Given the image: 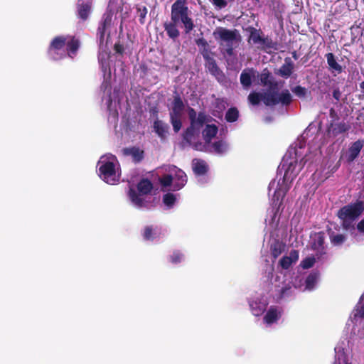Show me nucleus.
Instances as JSON below:
<instances>
[{
    "label": "nucleus",
    "mask_w": 364,
    "mask_h": 364,
    "mask_svg": "<svg viewBox=\"0 0 364 364\" xmlns=\"http://www.w3.org/2000/svg\"><path fill=\"white\" fill-rule=\"evenodd\" d=\"M290 289V287H283L282 289H281V296H284L287 292V291L289 290Z\"/></svg>",
    "instance_id": "nucleus-57"
},
{
    "label": "nucleus",
    "mask_w": 364,
    "mask_h": 364,
    "mask_svg": "<svg viewBox=\"0 0 364 364\" xmlns=\"http://www.w3.org/2000/svg\"><path fill=\"white\" fill-rule=\"evenodd\" d=\"M260 44L262 46V49L265 51L271 49H277V43L274 42L269 36L262 37Z\"/></svg>",
    "instance_id": "nucleus-36"
},
{
    "label": "nucleus",
    "mask_w": 364,
    "mask_h": 364,
    "mask_svg": "<svg viewBox=\"0 0 364 364\" xmlns=\"http://www.w3.org/2000/svg\"><path fill=\"white\" fill-rule=\"evenodd\" d=\"M293 57L296 59V53L294 52V54H293Z\"/></svg>",
    "instance_id": "nucleus-61"
},
{
    "label": "nucleus",
    "mask_w": 364,
    "mask_h": 364,
    "mask_svg": "<svg viewBox=\"0 0 364 364\" xmlns=\"http://www.w3.org/2000/svg\"><path fill=\"white\" fill-rule=\"evenodd\" d=\"M350 129V124L344 122L338 123H331L327 129V132L329 135L333 137L337 136L338 134L346 133Z\"/></svg>",
    "instance_id": "nucleus-15"
},
{
    "label": "nucleus",
    "mask_w": 364,
    "mask_h": 364,
    "mask_svg": "<svg viewBox=\"0 0 364 364\" xmlns=\"http://www.w3.org/2000/svg\"><path fill=\"white\" fill-rule=\"evenodd\" d=\"M262 100L266 106L281 105L287 107L292 102V95L288 89H284L279 96H275L272 93L257 92H252L248 95V101L253 106L258 105Z\"/></svg>",
    "instance_id": "nucleus-3"
},
{
    "label": "nucleus",
    "mask_w": 364,
    "mask_h": 364,
    "mask_svg": "<svg viewBox=\"0 0 364 364\" xmlns=\"http://www.w3.org/2000/svg\"><path fill=\"white\" fill-rule=\"evenodd\" d=\"M355 38H356L355 36L351 38V41L353 43L355 41Z\"/></svg>",
    "instance_id": "nucleus-60"
},
{
    "label": "nucleus",
    "mask_w": 364,
    "mask_h": 364,
    "mask_svg": "<svg viewBox=\"0 0 364 364\" xmlns=\"http://www.w3.org/2000/svg\"><path fill=\"white\" fill-rule=\"evenodd\" d=\"M364 146V140L358 139L351 143L346 153L344 158L348 164L353 162L360 155Z\"/></svg>",
    "instance_id": "nucleus-11"
},
{
    "label": "nucleus",
    "mask_w": 364,
    "mask_h": 364,
    "mask_svg": "<svg viewBox=\"0 0 364 364\" xmlns=\"http://www.w3.org/2000/svg\"><path fill=\"white\" fill-rule=\"evenodd\" d=\"M246 31L250 33L247 39L248 43L252 41L254 44H260L262 39V31L260 29L249 26L246 28Z\"/></svg>",
    "instance_id": "nucleus-26"
},
{
    "label": "nucleus",
    "mask_w": 364,
    "mask_h": 364,
    "mask_svg": "<svg viewBox=\"0 0 364 364\" xmlns=\"http://www.w3.org/2000/svg\"><path fill=\"white\" fill-rule=\"evenodd\" d=\"M329 239L331 244L334 246H341L347 240V237L344 234L341 233H336L333 231H331L328 232Z\"/></svg>",
    "instance_id": "nucleus-32"
},
{
    "label": "nucleus",
    "mask_w": 364,
    "mask_h": 364,
    "mask_svg": "<svg viewBox=\"0 0 364 364\" xmlns=\"http://www.w3.org/2000/svg\"><path fill=\"white\" fill-rule=\"evenodd\" d=\"M174 181V191L181 189L187 182V176L183 171L174 167V176H173Z\"/></svg>",
    "instance_id": "nucleus-16"
},
{
    "label": "nucleus",
    "mask_w": 364,
    "mask_h": 364,
    "mask_svg": "<svg viewBox=\"0 0 364 364\" xmlns=\"http://www.w3.org/2000/svg\"><path fill=\"white\" fill-rule=\"evenodd\" d=\"M250 308L252 314L255 316H259L262 315L265 310L263 306L260 305L257 302H252V304H250Z\"/></svg>",
    "instance_id": "nucleus-41"
},
{
    "label": "nucleus",
    "mask_w": 364,
    "mask_h": 364,
    "mask_svg": "<svg viewBox=\"0 0 364 364\" xmlns=\"http://www.w3.org/2000/svg\"><path fill=\"white\" fill-rule=\"evenodd\" d=\"M267 86L268 87V92L267 93H272L275 96L279 95L280 92H277L279 84L277 81L274 80V78Z\"/></svg>",
    "instance_id": "nucleus-45"
},
{
    "label": "nucleus",
    "mask_w": 364,
    "mask_h": 364,
    "mask_svg": "<svg viewBox=\"0 0 364 364\" xmlns=\"http://www.w3.org/2000/svg\"><path fill=\"white\" fill-rule=\"evenodd\" d=\"M124 154L132 157L134 163L141 162L144 158V151L139 147L132 146L124 149Z\"/></svg>",
    "instance_id": "nucleus-21"
},
{
    "label": "nucleus",
    "mask_w": 364,
    "mask_h": 364,
    "mask_svg": "<svg viewBox=\"0 0 364 364\" xmlns=\"http://www.w3.org/2000/svg\"><path fill=\"white\" fill-rule=\"evenodd\" d=\"M92 0H78L77 4V16L82 21H86L91 11Z\"/></svg>",
    "instance_id": "nucleus-14"
},
{
    "label": "nucleus",
    "mask_w": 364,
    "mask_h": 364,
    "mask_svg": "<svg viewBox=\"0 0 364 364\" xmlns=\"http://www.w3.org/2000/svg\"><path fill=\"white\" fill-rule=\"evenodd\" d=\"M274 77L272 73L267 69H264L260 75L261 84L263 86H267L268 83L273 80Z\"/></svg>",
    "instance_id": "nucleus-39"
},
{
    "label": "nucleus",
    "mask_w": 364,
    "mask_h": 364,
    "mask_svg": "<svg viewBox=\"0 0 364 364\" xmlns=\"http://www.w3.org/2000/svg\"><path fill=\"white\" fill-rule=\"evenodd\" d=\"M294 63L289 57L284 59V63L279 69L277 74L282 77L288 78L293 73Z\"/></svg>",
    "instance_id": "nucleus-18"
},
{
    "label": "nucleus",
    "mask_w": 364,
    "mask_h": 364,
    "mask_svg": "<svg viewBox=\"0 0 364 364\" xmlns=\"http://www.w3.org/2000/svg\"><path fill=\"white\" fill-rule=\"evenodd\" d=\"M333 97L337 101H340V99L341 97V92L340 91L339 87H336L333 91Z\"/></svg>",
    "instance_id": "nucleus-52"
},
{
    "label": "nucleus",
    "mask_w": 364,
    "mask_h": 364,
    "mask_svg": "<svg viewBox=\"0 0 364 364\" xmlns=\"http://www.w3.org/2000/svg\"><path fill=\"white\" fill-rule=\"evenodd\" d=\"M218 132V128L215 124H206L205 129L202 132L205 141L206 143H210L216 136Z\"/></svg>",
    "instance_id": "nucleus-27"
},
{
    "label": "nucleus",
    "mask_w": 364,
    "mask_h": 364,
    "mask_svg": "<svg viewBox=\"0 0 364 364\" xmlns=\"http://www.w3.org/2000/svg\"><path fill=\"white\" fill-rule=\"evenodd\" d=\"M111 21L112 18L109 16H107L103 18L99 25L97 35L98 36L100 45L104 43L105 33L107 29L110 26Z\"/></svg>",
    "instance_id": "nucleus-20"
},
{
    "label": "nucleus",
    "mask_w": 364,
    "mask_h": 364,
    "mask_svg": "<svg viewBox=\"0 0 364 364\" xmlns=\"http://www.w3.org/2000/svg\"><path fill=\"white\" fill-rule=\"evenodd\" d=\"M99 168L100 176L107 183L113 185L119 181L116 174L115 165L112 161H102Z\"/></svg>",
    "instance_id": "nucleus-8"
},
{
    "label": "nucleus",
    "mask_w": 364,
    "mask_h": 364,
    "mask_svg": "<svg viewBox=\"0 0 364 364\" xmlns=\"http://www.w3.org/2000/svg\"><path fill=\"white\" fill-rule=\"evenodd\" d=\"M329 116L333 119H338V114L333 108H331L329 110Z\"/></svg>",
    "instance_id": "nucleus-56"
},
{
    "label": "nucleus",
    "mask_w": 364,
    "mask_h": 364,
    "mask_svg": "<svg viewBox=\"0 0 364 364\" xmlns=\"http://www.w3.org/2000/svg\"><path fill=\"white\" fill-rule=\"evenodd\" d=\"M136 15L139 17V23L141 24H144L146 16L148 13V9L145 6H142L140 4L136 5Z\"/></svg>",
    "instance_id": "nucleus-38"
},
{
    "label": "nucleus",
    "mask_w": 364,
    "mask_h": 364,
    "mask_svg": "<svg viewBox=\"0 0 364 364\" xmlns=\"http://www.w3.org/2000/svg\"><path fill=\"white\" fill-rule=\"evenodd\" d=\"M280 315L279 313L277 311V307L275 306H270L267 312L266 313L264 321L265 323L268 324H272L279 318Z\"/></svg>",
    "instance_id": "nucleus-31"
},
{
    "label": "nucleus",
    "mask_w": 364,
    "mask_h": 364,
    "mask_svg": "<svg viewBox=\"0 0 364 364\" xmlns=\"http://www.w3.org/2000/svg\"><path fill=\"white\" fill-rule=\"evenodd\" d=\"M150 116L158 119L159 110L156 107H153L149 109Z\"/></svg>",
    "instance_id": "nucleus-54"
},
{
    "label": "nucleus",
    "mask_w": 364,
    "mask_h": 364,
    "mask_svg": "<svg viewBox=\"0 0 364 364\" xmlns=\"http://www.w3.org/2000/svg\"><path fill=\"white\" fill-rule=\"evenodd\" d=\"M213 4L219 9L225 8L228 5L225 0H213Z\"/></svg>",
    "instance_id": "nucleus-50"
},
{
    "label": "nucleus",
    "mask_w": 364,
    "mask_h": 364,
    "mask_svg": "<svg viewBox=\"0 0 364 364\" xmlns=\"http://www.w3.org/2000/svg\"><path fill=\"white\" fill-rule=\"evenodd\" d=\"M196 44L198 46L200 54L203 59L208 58L213 54L210 48L207 41L204 38L196 39Z\"/></svg>",
    "instance_id": "nucleus-23"
},
{
    "label": "nucleus",
    "mask_w": 364,
    "mask_h": 364,
    "mask_svg": "<svg viewBox=\"0 0 364 364\" xmlns=\"http://www.w3.org/2000/svg\"><path fill=\"white\" fill-rule=\"evenodd\" d=\"M171 20L174 23L181 21L184 25V31L188 34L194 28V23L188 16V8L186 0H176L171 6Z\"/></svg>",
    "instance_id": "nucleus-4"
},
{
    "label": "nucleus",
    "mask_w": 364,
    "mask_h": 364,
    "mask_svg": "<svg viewBox=\"0 0 364 364\" xmlns=\"http://www.w3.org/2000/svg\"><path fill=\"white\" fill-rule=\"evenodd\" d=\"M67 42L66 36H58L51 41L47 53L48 57L53 60H58L65 57L63 48Z\"/></svg>",
    "instance_id": "nucleus-6"
},
{
    "label": "nucleus",
    "mask_w": 364,
    "mask_h": 364,
    "mask_svg": "<svg viewBox=\"0 0 364 364\" xmlns=\"http://www.w3.org/2000/svg\"><path fill=\"white\" fill-rule=\"evenodd\" d=\"M284 245L279 240H276L270 246V252L272 257L276 259L284 251Z\"/></svg>",
    "instance_id": "nucleus-34"
},
{
    "label": "nucleus",
    "mask_w": 364,
    "mask_h": 364,
    "mask_svg": "<svg viewBox=\"0 0 364 364\" xmlns=\"http://www.w3.org/2000/svg\"><path fill=\"white\" fill-rule=\"evenodd\" d=\"M154 129L156 134L161 138L164 139L168 132V125L165 124L161 120L156 119L154 122Z\"/></svg>",
    "instance_id": "nucleus-29"
},
{
    "label": "nucleus",
    "mask_w": 364,
    "mask_h": 364,
    "mask_svg": "<svg viewBox=\"0 0 364 364\" xmlns=\"http://www.w3.org/2000/svg\"><path fill=\"white\" fill-rule=\"evenodd\" d=\"M274 185V181L271 182L269 185V189L270 190L271 187L273 186Z\"/></svg>",
    "instance_id": "nucleus-59"
},
{
    "label": "nucleus",
    "mask_w": 364,
    "mask_h": 364,
    "mask_svg": "<svg viewBox=\"0 0 364 364\" xmlns=\"http://www.w3.org/2000/svg\"><path fill=\"white\" fill-rule=\"evenodd\" d=\"M161 235V230L158 228H154L152 225L146 226L144 229L142 236L145 240H154Z\"/></svg>",
    "instance_id": "nucleus-28"
},
{
    "label": "nucleus",
    "mask_w": 364,
    "mask_h": 364,
    "mask_svg": "<svg viewBox=\"0 0 364 364\" xmlns=\"http://www.w3.org/2000/svg\"><path fill=\"white\" fill-rule=\"evenodd\" d=\"M212 146L214 149V151L216 153L220 154L225 152L227 150V148H228V145H227L226 142H225L222 140L215 141Z\"/></svg>",
    "instance_id": "nucleus-40"
},
{
    "label": "nucleus",
    "mask_w": 364,
    "mask_h": 364,
    "mask_svg": "<svg viewBox=\"0 0 364 364\" xmlns=\"http://www.w3.org/2000/svg\"><path fill=\"white\" fill-rule=\"evenodd\" d=\"M292 92L298 97L302 98L305 97V96L306 95L307 90L304 87H302L301 85H296L292 89Z\"/></svg>",
    "instance_id": "nucleus-48"
},
{
    "label": "nucleus",
    "mask_w": 364,
    "mask_h": 364,
    "mask_svg": "<svg viewBox=\"0 0 364 364\" xmlns=\"http://www.w3.org/2000/svg\"><path fill=\"white\" fill-rule=\"evenodd\" d=\"M296 160H291L290 162H287V161L285 160L283 161L282 168L285 170L283 176V183L288 181H292L297 176L301 168L296 170Z\"/></svg>",
    "instance_id": "nucleus-10"
},
{
    "label": "nucleus",
    "mask_w": 364,
    "mask_h": 364,
    "mask_svg": "<svg viewBox=\"0 0 364 364\" xmlns=\"http://www.w3.org/2000/svg\"><path fill=\"white\" fill-rule=\"evenodd\" d=\"M341 220V227L343 230H349L350 229H354V225L353 222L355 220H353L351 219L345 218L344 219H340Z\"/></svg>",
    "instance_id": "nucleus-49"
},
{
    "label": "nucleus",
    "mask_w": 364,
    "mask_h": 364,
    "mask_svg": "<svg viewBox=\"0 0 364 364\" xmlns=\"http://www.w3.org/2000/svg\"><path fill=\"white\" fill-rule=\"evenodd\" d=\"M192 168L193 173L197 176L205 175L208 170V167L205 161L198 159L193 160Z\"/></svg>",
    "instance_id": "nucleus-22"
},
{
    "label": "nucleus",
    "mask_w": 364,
    "mask_h": 364,
    "mask_svg": "<svg viewBox=\"0 0 364 364\" xmlns=\"http://www.w3.org/2000/svg\"><path fill=\"white\" fill-rule=\"evenodd\" d=\"M360 88L362 90V94L364 97V81L360 83Z\"/></svg>",
    "instance_id": "nucleus-58"
},
{
    "label": "nucleus",
    "mask_w": 364,
    "mask_h": 364,
    "mask_svg": "<svg viewBox=\"0 0 364 364\" xmlns=\"http://www.w3.org/2000/svg\"><path fill=\"white\" fill-rule=\"evenodd\" d=\"M315 262L316 259L314 257H307L301 262L300 265L303 269H306L312 267Z\"/></svg>",
    "instance_id": "nucleus-47"
},
{
    "label": "nucleus",
    "mask_w": 364,
    "mask_h": 364,
    "mask_svg": "<svg viewBox=\"0 0 364 364\" xmlns=\"http://www.w3.org/2000/svg\"><path fill=\"white\" fill-rule=\"evenodd\" d=\"M67 42L65 43L66 53L68 57L73 58L76 56L80 46L79 38L74 36H66Z\"/></svg>",
    "instance_id": "nucleus-13"
},
{
    "label": "nucleus",
    "mask_w": 364,
    "mask_h": 364,
    "mask_svg": "<svg viewBox=\"0 0 364 364\" xmlns=\"http://www.w3.org/2000/svg\"><path fill=\"white\" fill-rule=\"evenodd\" d=\"M109 36H110V33H108V34H107V38H109Z\"/></svg>",
    "instance_id": "nucleus-62"
},
{
    "label": "nucleus",
    "mask_w": 364,
    "mask_h": 364,
    "mask_svg": "<svg viewBox=\"0 0 364 364\" xmlns=\"http://www.w3.org/2000/svg\"><path fill=\"white\" fill-rule=\"evenodd\" d=\"M326 58L327 64L329 69L332 72H336L337 74H340L343 72L342 66L336 61V57L333 53H328L325 55Z\"/></svg>",
    "instance_id": "nucleus-24"
},
{
    "label": "nucleus",
    "mask_w": 364,
    "mask_h": 364,
    "mask_svg": "<svg viewBox=\"0 0 364 364\" xmlns=\"http://www.w3.org/2000/svg\"><path fill=\"white\" fill-rule=\"evenodd\" d=\"M138 193L132 188H130L128 192L131 201L137 207L144 205V199L141 197L144 195L151 193L154 186L153 183L148 178H142L136 186Z\"/></svg>",
    "instance_id": "nucleus-5"
},
{
    "label": "nucleus",
    "mask_w": 364,
    "mask_h": 364,
    "mask_svg": "<svg viewBox=\"0 0 364 364\" xmlns=\"http://www.w3.org/2000/svg\"><path fill=\"white\" fill-rule=\"evenodd\" d=\"M176 200V196L171 193H168L164 195L163 202L168 208H171Z\"/></svg>",
    "instance_id": "nucleus-42"
},
{
    "label": "nucleus",
    "mask_w": 364,
    "mask_h": 364,
    "mask_svg": "<svg viewBox=\"0 0 364 364\" xmlns=\"http://www.w3.org/2000/svg\"><path fill=\"white\" fill-rule=\"evenodd\" d=\"M324 240L325 237L323 232H318L316 233L312 240L311 247L313 250L316 252V255L318 259L321 258L323 255H326Z\"/></svg>",
    "instance_id": "nucleus-12"
},
{
    "label": "nucleus",
    "mask_w": 364,
    "mask_h": 364,
    "mask_svg": "<svg viewBox=\"0 0 364 364\" xmlns=\"http://www.w3.org/2000/svg\"><path fill=\"white\" fill-rule=\"evenodd\" d=\"M255 76L253 69L244 70L240 74V83L245 88H249L252 83V77Z\"/></svg>",
    "instance_id": "nucleus-25"
},
{
    "label": "nucleus",
    "mask_w": 364,
    "mask_h": 364,
    "mask_svg": "<svg viewBox=\"0 0 364 364\" xmlns=\"http://www.w3.org/2000/svg\"><path fill=\"white\" fill-rule=\"evenodd\" d=\"M364 211V202L357 200L353 203H350L341 208L338 213L337 217L339 219L345 218L355 220Z\"/></svg>",
    "instance_id": "nucleus-7"
},
{
    "label": "nucleus",
    "mask_w": 364,
    "mask_h": 364,
    "mask_svg": "<svg viewBox=\"0 0 364 364\" xmlns=\"http://www.w3.org/2000/svg\"><path fill=\"white\" fill-rule=\"evenodd\" d=\"M318 279V274L311 273L306 279V287L308 289H312L316 283Z\"/></svg>",
    "instance_id": "nucleus-43"
},
{
    "label": "nucleus",
    "mask_w": 364,
    "mask_h": 364,
    "mask_svg": "<svg viewBox=\"0 0 364 364\" xmlns=\"http://www.w3.org/2000/svg\"><path fill=\"white\" fill-rule=\"evenodd\" d=\"M345 364H351V363H346Z\"/></svg>",
    "instance_id": "nucleus-63"
},
{
    "label": "nucleus",
    "mask_w": 364,
    "mask_h": 364,
    "mask_svg": "<svg viewBox=\"0 0 364 364\" xmlns=\"http://www.w3.org/2000/svg\"><path fill=\"white\" fill-rule=\"evenodd\" d=\"M239 118V111L236 107H230L225 113V119L228 122H235Z\"/></svg>",
    "instance_id": "nucleus-37"
},
{
    "label": "nucleus",
    "mask_w": 364,
    "mask_h": 364,
    "mask_svg": "<svg viewBox=\"0 0 364 364\" xmlns=\"http://www.w3.org/2000/svg\"><path fill=\"white\" fill-rule=\"evenodd\" d=\"M173 181V176L171 174H164L161 178H159V182L162 187H168L170 186Z\"/></svg>",
    "instance_id": "nucleus-44"
},
{
    "label": "nucleus",
    "mask_w": 364,
    "mask_h": 364,
    "mask_svg": "<svg viewBox=\"0 0 364 364\" xmlns=\"http://www.w3.org/2000/svg\"><path fill=\"white\" fill-rule=\"evenodd\" d=\"M356 228L360 234L364 235V218L358 222Z\"/></svg>",
    "instance_id": "nucleus-53"
},
{
    "label": "nucleus",
    "mask_w": 364,
    "mask_h": 364,
    "mask_svg": "<svg viewBox=\"0 0 364 364\" xmlns=\"http://www.w3.org/2000/svg\"><path fill=\"white\" fill-rule=\"evenodd\" d=\"M114 50L117 53L122 55L124 51V46L120 43H116L114 46Z\"/></svg>",
    "instance_id": "nucleus-51"
},
{
    "label": "nucleus",
    "mask_w": 364,
    "mask_h": 364,
    "mask_svg": "<svg viewBox=\"0 0 364 364\" xmlns=\"http://www.w3.org/2000/svg\"><path fill=\"white\" fill-rule=\"evenodd\" d=\"M299 259V251L291 250L289 256H284L279 262V265L284 269H288L293 263H295Z\"/></svg>",
    "instance_id": "nucleus-17"
},
{
    "label": "nucleus",
    "mask_w": 364,
    "mask_h": 364,
    "mask_svg": "<svg viewBox=\"0 0 364 364\" xmlns=\"http://www.w3.org/2000/svg\"><path fill=\"white\" fill-rule=\"evenodd\" d=\"M213 35L218 41L223 55L232 57L235 55L234 50L241 41V36L237 29H228L224 27H217Z\"/></svg>",
    "instance_id": "nucleus-1"
},
{
    "label": "nucleus",
    "mask_w": 364,
    "mask_h": 364,
    "mask_svg": "<svg viewBox=\"0 0 364 364\" xmlns=\"http://www.w3.org/2000/svg\"><path fill=\"white\" fill-rule=\"evenodd\" d=\"M204 60L205 62V68L208 70L209 73L216 78L218 82L220 84H224L226 82V76L220 69L213 57L210 56Z\"/></svg>",
    "instance_id": "nucleus-9"
},
{
    "label": "nucleus",
    "mask_w": 364,
    "mask_h": 364,
    "mask_svg": "<svg viewBox=\"0 0 364 364\" xmlns=\"http://www.w3.org/2000/svg\"><path fill=\"white\" fill-rule=\"evenodd\" d=\"M184 256L183 255V253H181L180 251L178 250H175L172 255L170 256V262L172 263V264H178L180 262H182Z\"/></svg>",
    "instance_id": "nucleus-46"
},
{
    "label": "nucleus",
    "mask_w": 364,
    "mask_h": 364,
    "mask_svg": "<svg viewBox=\"0 0 364 364\" xmlns=\"http://www.w3.org/2000/svg\"><path fill=\"white\" fill-rule=\"evenodd\" d=\"M188 116L190 125L183 132V139L191 144L195 137L199 136L203 126L211 121L212 117L204 111L197 113L193 107H188Z\"/></svg>",
    "instance_id": "nucleus-2"
},
{
    "label": "nucleus",
    "mask_w": 364,
    "mask_h": 364,
    "mask_svg": "<svg viewBox=\"0 0 364 364\" xmlns=\"http://www.w3.org/2000/svg\"><path fill=\"white\" fill-rule=\"evenodd\" d=\"M278 186H279L274 191L272 201L274 205L277 206V208L279 209L282 203V200L285 197L289 188H287L283 183L282 185L278 183Z\"/></svg>",
    "instance_id": "nucleus-19"
},
{
    "label": "nucleus",
    "mask_w": 364,
    "mask_h": 364,
    "mask_svg": "<svg viewBox=\"0 0 364 364\" xmlns=\"http://www.w3.org/2000/svg\"><path fill=\"white\" fill-rule=\"evenodd\" d=\"M182 114H170V122L173 126V129L176 133H178L182 127L181 122Z\"/></svg>",
    "instance_id": "nucleus-35"
},
{
    "label": "nucleus",
    "mask_w": 364,
    "mask_h": 364,
    "mask_svg": "<svg viewBox=\"0 0 364 364\" xmlns=\"http://www.w3.org/2000/svg\"><path fill=\"white\" fill-rule=\"evenodd\" d=\"M177 23H174V21H171V22H166L164 24V30L168 36L173 40L177 38L180 35V32L176 27Z\"/></svg>",
    "instance_id": "nucleus-30"
},
{
    "label": "nucleus",
    "mask_w": 364,
    "mask_h": 364,
    "mask_svg": "<svg viewBox=\"0 0 364 364\" xmlns=\"http://www.w3.org/2000/svg\"><path fill=\"white\" fill-rule=\"evenodd\" d=\"M184 109L183 102L179 95H176L173 97L172 109L170 114H182V112Z\"/></svg>",
    "instance_id": "nucleus-33"
},
{
    "label": "nucleus",
    "mask_w": 364,
    "mask_h": 364,
    "mask_svg": "<svg viewBox=\"0 0 364 364\" xmlns=\"http://www.w3.org/2000/svg\"><path fill=\"white\" fill-rule=\"evenodd\" d=\"M355 316H358L360 318H364V302L361 304L360 308L357 309V314Z\"/></svg>",
    "instance_id": "nucleus-55"
}]
</instances>
